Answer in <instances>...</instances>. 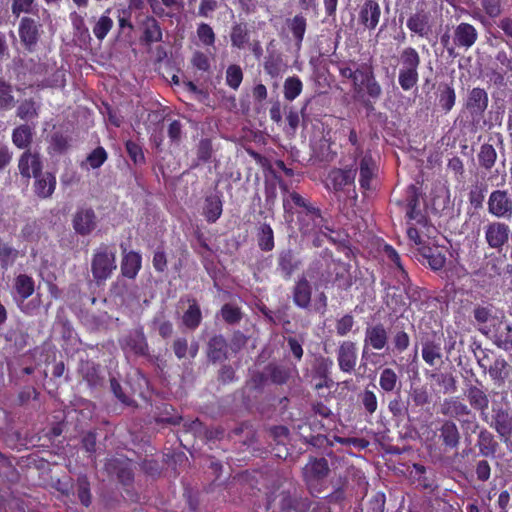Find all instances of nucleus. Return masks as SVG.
<instances>
[{"label": "nucleus", "mask_w": 512, "mask_h": 512, "mask_svg": "<svg viewBox=\"0 0 512 512\" xmlns=\"http://www.w3.org/2000/svg\"><path fill=\"white\" fill-rule=\"evenodd\" d=\"M410 336L404 328L396 329L392 334V346H389V329L382 323L369 324L364 331L362 358L369 350H386L402 354L410 346Z\"/></svg>", "instance_id": "obj_1"}, {"label": "nucleus", "mask_w": 512, "mask_h": 512, "mask_svg": "<svg viewBox=\"0 0 512 512\" xmlns=\"http://www.w3.org/2000/svg\"><path fill=\"white\" fill-rule=\"evenodd\" d=\"M306 276L314 281L316 288H327L329 284L337 283L339 288L348 290L353 284L348 265L341 261L323 263L315 260L309 264Z\"/></svg>", "instance_id": "obj_2"}, {"label": "nucleus", "mask_w": 512, "mask_h": 512, "mask_svg": "<svg viewBox=\"0 0 512 512\" xmlns=\"http://www.w3.org/2000/svg\"><path fill=\"white\" fill-rule=\"evenodd\" d=\"M291 201L302 208L297 212V222L299 231L302 235H311L321 233L329 240L334 241L326 232H333V228L329 225V221L323 216L319 207L313 205L310 201L303 198L299 193H290Z\"/></svg>", "instance_id": "obj_3"}, {"label": "nucleus", "mask_w": 512, "mask_h": 512, "mask_svg": "<svg viewBox=\"0 0 512 512\" xmlns=\"http://www.w3.org/2000/svg\"><path fill=\"white\" fill-rule=\"evenodd\" d=\"M116 250L113 246L101 243L93 252L91 273L97 283L106 281L116 270Z\"/></svg>", "instance_id": "obj_4"}, {"label": "nucleus", "mask_w": 512, "mask_h": 512, "mask_svg": "<svg viewBox=\"0 0 512 512\" xmlns=\"http://www.w3.org/2000/svg\"><path fill=\"white\" fill-rule=\"evenodd\" d=\"M399 64L398 82L403 90L408 91L418 82L420 55L414 48L406 47L400 53Z\"/></svg>", "instance_id": "obj_5"}, {"label": "nucleus", "mask_w": 512, "mask_h": 512, "mask_svg": "<svg viewBox=\"0 0 512 512\" xmlns=\"http://www.w3.org/2000/svg\"><path fill=\"white\" fill-rule=\"evenodd\" d=\"M352 85L358 97H362L366 92L371 99L377 100L382 94V88L375 78L372 67L368 64H361L355 68Z\"/></svg>", "instance_id": "obj_6"}, {"label": "nucleus", "mask_w": 512, "mask_h": 512, "mask_svg": "<svg viewBox=\"0 0 512 512\" xmlns=\"http://www.w3.org/2000/svg\"><path fill=\"white\" fill-rule=\"evenodd\" d=\"M329 472L328 461L323 457H311L303 467V481L312 495L320 494L323 491V482Z\"/></svg>", "instance_id": "obj_7"}, {"label": "nucleus", "mask_w": 512, "mask_h": 512, "mask_svg": "<svg viewBox=\"0 0 512 512\" xmlns=\"http://www.w3.org/2000/svg\"><path fill=\"white\" fill-rule=\"evenodd\" d=\"M355 177L356 169L333 168L329 171L324 185L328 191L335 194L345 193L348 197L356 199Z\"/></svg>", "instance_id": "obj_8"}, {"label": "nucleus", "mask_w": 512, "mask_h": 512, "mask_svg": "<svg viewBox=\"0 0 512 512\" xmlns=\"http://www.w3.org/2000/svg\"><path fill=\"white\" fill-rule=\"evenodd\" d=\"M441 413L457 419L463 428H469L472 424L477 427L476 414L459 397L444 399L441 405Z\"/></svg>", "instance_id": "obj_9"}, {"label": "nucleus", "mask_w": 512, "mask_h": 512, "mask_svg": "<svg viewBox=\"0 0 512 512\" xmlns=\"http://www.w3.org/2000/svg\"><path fill=\"white\" fill-rule=\"evenodd\" d=\"M488 102V94L483 88L475 87L468 92L463 113L470 116L471 125L476 126L483 119Z\"/></svg>", "instance_id": "obj_10"}, {"label": "nucleus", "mask_w": 512, "mask_h": 512, "mask_svg": "<svg viewBox=\"0 0 512 512\" xmlns=\"http://www.w3.org/2000/svg\"><path fill=\"white\" fill-rule=\"evenodd\" d=\"M487 210L495 218L510 220L512 217V193L507 189L493 190L488 197Z\"/></svg>", "instance_id": "obj_11"}, {"label": "nucleus", "mask_w": 512, "mask_h": 512, "mask_svg": "<svg viewBox=\"0 0 512 512\" xmlns=\"http://www.w3.org/2000/svg\"><path fill=\"white\" fill-rule=\"evenodd\" d=\"M333 364V360L329 357L319 356L315 358L310 370V378L316 391L323 388L330 389L334 385L331 377Z\"/></svg>", "instance_id": "obj_12"}, {"label": "nucleus", "mask_w": 512, "mask_h": 512, "mask_svg": "<svg viewBox=\"0 0 512 512\" xmlns=\"http://www.w3.org/2000/svg\"><path fill=\"white\" fill-rule=\"evenodd\" d=\"M484 238L488 247L501 251L509 242L511 230L508 224L501 221H490L484 228Z\"/></svg>", "instance_id": "obj_13"}, {"label": "nucleus", "mask_w": 512, "mask_h": 512, "mask_svg": "<svg viewBox=\"0 0 512 512\" xmlns=\"http://www.w3.org/2000/svg\"><path fill=\"white\" fill-rule=\"evenodd\" d=\"M336 357L340 371L352 374L358 361L357 344L351 340L340 342L336 350Z\"/></svg>", "instance_id": "obj_14"}, {"label": "nucleus", "mask_w": 512, "mask_h": 512, "mask_svg": "<svg viewBox=\"0 0 512 512\" xmlns=\"http://www.w3.org/2000/svg\"><path fill=\"white\" fill-rule=\"evenodd\" d=\"M98 218L92 207H79L72 218V226L76 234L90 235L97 227Z\"/></svg>", "instance_id": "obj_15"}, {"label": "nucleus", "mask_w": 512, "mask_h": 512, "mask_svg": "<svg viewBox=\"0 0 512 512\" xmlns=\"http://www.w3.org/2000/svg\"><path fill=\"white\" fill-rule=\"evenodd\" d=\"M42 25L31 17H23L19 23V37L23 46L32 52L41 36Z\"/></svg>", "instance_id": "obj_16"}, {"label": "nucleus", "mask_w": 512, "mask_h": 512, "mask_svg": "<svg viewBox=\"0 0 512 512\" xmlns=\"http://www.w3.org/2000/svg\"><path fill=\"white\" fill-rule=\"evenodd\" d=\"M492 422L490 426L495 429L504 443L512 438V414L503 406H493Z\"/></svg>", "instance_id": "obj_17"}, {"label": "nucleus", "mask_w": 512, "mask_h": 512, "mask_svg": "<svg viewBox=\"0 0 512 512\" xmlns=\"http://www.w3.org/2000/svg\"><path fill=\"white\" fill-rule=\"evenodd\" d=\"M302 266V261L291 248L281 249L277 254L276 270L284 280H290Z\"/></svg>", "instance_id": "obj_18"}, {"label": "nucleus", "mask_w": 512, "mask_h": 512, "mask_svg": "<svg viewBox=\"0 0 512 512\" xmlns=\"http://www.w3.org/2000/svg\"><path fill=\"white\" fill-rule=\"evenodd\" d=\"M359 170V184L362 190L368 191L372 188L371 182L377 176L378 166L370 153L361 155L356 161Z\"/></svg>", "instance_id": "obj_19"}, {"label": "nucleus", "mask_w": 512, "mask_h": 512, "mask_svg": "<svg viewBox=\"0 0 512 512\" xmlns=\"http://www.w3.org/2000/svg\"><path fill=\"white\" fill-rule=\"evenodd\" d=\"M421 355L423 361L430 367H434L437 363L442 362V339L440 336L433 334L426 336L422 340Z\"/></svg>", "instance_id": "obj_20"}, {"label": "nucleus", "mask_w": 512, "mask_h": 512, "mask_svg": "<svg viewBox=\"0 0 512 512\" xmlns=\"http://www.w3.org/2000/svg\"><path fill=\"white\" fill-rule=\"evenodd\" d=\"M123 351H129L135 356L148 357L149 345L142 328L130 332L121 343Z\"/></svg>", "instance_id": "obj_21"}, {"label": "nucleus", "mask_w": 512, "mask_h": 512, "mask_svg": "<svg viewBox=\"0 0 512 512\" xmlns=\"http://www.w3.org/2000/svg\"><path fill=\"white\" fill-rule=\"evenodd\" d=\"M476 383L477 385L469 384L466 386L465 396L470 404V408L484 415L489 407V396L482 382L476 379Z\"/></svg>", "instance_id": "obj_22"}, {"label": "nucleus", "mask_w": 512, "mask_h": 512, "mask_svg": "<svg viewBox=\"0 0 512 512\" xmlns=\"http://www.w3.org/2000/svg\"><path fill=\"white\" fill-rule=\"evenodd\" d=\"M292 300L295 306L300 309H309L312 299V285L306 275L300 276L294 283Z\"/></svg>", "instance_id": "obj_23"}, {"label": "nucleus", "mask_w": 512, "mask_h": 512, "mask_svg": "<svg viewBox=\"0 0 512 512\" xmlns=\"http://www.w3.org/2000/svg\"><path fill=\"white\" fill-rule=\"evenodd\" d=\"M380 17V5L375 0H365L359 11V23L371 31L378 26Z\"/></svg>", "instance_id": "obj_24"}, {"label": "nucleus", "mask_w": 512, "mask_h": 512, "mask_svg": "<svg viewBox=\"0 0 512 512\" xmlns=\"http://www.w3.org/2000/svg\"><path fill=\"white\" fill-rule=\"evenodd\" d=\"M314 502L308 497L283 492L279 506L282 512H309Z\"/></svg>", "instance_id": "obj_25"}, {"label": "nucleus", "mask_w": 512, "mask_h": 512, "mask_svg": "<svg viewBox=\"0 0 512 512\" xmlns=\"http://www.w3.org/2000/svg\"><path fill=\"white\" fill-rule=\"evenodd\" d=\"M477 39V30L469 23L462 22L454 28L453 43L457 47L468 50L476 43Z\"/></svg>", "instance_id": "obj_26"}, {"label": "nucleus", "mask_w": 512, "mask_h": 512, "mask_svg": "<svg viewBox=\"0 0 512 512\" xmlns=\"http://www.w3.org/2000/svg\"><path fill=\"white\" fill-rule=\"evenodd\" d=\"M43 168L39 154L25 151L19 158L18 169L23 178L35 177Z\"/></svg>", "instance_id": "obj_27"}, {"label": "nucleus", "mask_w": 512, "mask_h": 512, "mask_svg": "<svg viewBox=\"0 0 512 512\" xmlns=\"http://www.w3.org/2000/svg\"><path fill=\"white\" fill-rule=\"evenodd\" d=\"M33 184L35 195L41 199L50 198L56 189V176L51 172L38 173Z\"/></svg>", "instance_id": "obj_28"}, {"label": "nucleus", "mask_w": 512, "mask_h": 512, "mask_svg": "<svg viewBox=\"0 0 512 512\" xmlns=\"http://www.w3.org/2000/svg\"><path fill=\"white\" fill-rule=\"evenodd\" d=\"M14 301H26L35 292V280L26 273H20L13 279Z\"/></svg>", "instance_id": "obj_29"}, {"label": "nucleus", "mask_w": 512, "mask_h": 512, "mask_svg": "<svg viewBox=\"0 0 512 512\" xmlns=\"http://www.w3.org/2000/svg\"><path fill=\"white\" fill-rule=\"evenodd\" d=\"M384 302L393 313H400L401 315L408 309L410 305V303L406 301L404 291H402L399 287L390 285L386 287Z\"/></svg>", "instance_id": "obj_30"}, {"label": "nucleus", "mask_w": 512, "mask_h": 512, "mask_svg": "<svg viewBox=\"0 0 512 512\" xmlns=\"http://www.w3.org/2000/svg\"><path fill=\"white\" fill-rule=\"evenodd\" d=\"M440 440L446 449H457L460 444V432L455 422L452 420H445L440 429Z\"/></svg>", "instance_id": "obj_31"}, {"label": "nucleus", "mask_w": 512, "mask_h": 512, "mask_svg": "<svg viewBox=\"0 0 512 512\" xmlns=\"http://www.w3.org/2000/svg\"><path fill=\"white\" fill-rule=\"evenodd\" d=\"M419 255L425 260L428 266L434 270H441L446 263V256L438 246L425 245L421 246L418 251Z\"/></svg>", "instance_id": "obj_32"}, {"label": "nucleus", "mask_w": 512, "mask_h": 512, "mask_svg": "<svg viewBox=\"0 0 512 512\" xmlns=\"http://www.w3.org/2000/svg\"><path fill=\"white\" fill-rule=\"evenodd\" d=\"M223 202L221 194H211L205 197L203 216L208 223H215L222 215Z\"/></svg>", "instance_id": "obj_33"}, {"label": "nucleus", "mask_w": 512, "mask_h": 512, "mask_svg": "<svg viewBox=\"0 0 512 512\" xmlns=\"http://www.w3.org/2000/svg\"><path fill=\"white\" fill-rule=\"evenodd\" d=\"M476 445L481 456L490 458H496L497 451L500 447L495 436L485 428L479 432Z\"/></svg>", "instance_id": "obj_34"}, {"label": "nucleus", "mask_w": 512, "mask_h": 512, "mask_svg": "<svg viewBox=\"0 0 512 512\" xmlns=\"http://www.w3.org/2000/svg\"><path fill=\"white\" fill-rule=\"evenodd\" d=\"M429 14L425 11H418L412 14L407 20L409 30L420 37H427L431 32Z\"/></svg>", "instance_id": "obj_35"}, {"label": "nucleus", "mask_w": 512, "mask_h": 512, "mask_svg": "<svg viewBox=\"0 0 512 512\" xmlns=\"http://www.w3.org/2000/svg\"><path fill=\"white\" fill-rule=\"evenodd\" d=\"M486 373L489 374L495 384L502 385L510 375V366L502 355H498L494 357Z\"/></svg>", "instance_id": "obj_36"}, {"label": "nucleus", "mask_w": 512, "mask_h": 512, "mask_svg": "<svg viewBox=\"0 0 512 512\" xmlns=\"http://www.w3.org/2000/svg\"><path fill=\"white\" fill-rule=\"evenodd\" d=\"M256 240L262 252H270L275 247L274 231L270 224L263 222L256 227Z\"/></svg>", "instance_id": "obj_37"}, {"label": "nucleus", "mask_w": 512, "mask_h": 512, "mask_svg": "<svg viewBox=\"0 0 512 512\" xmlns=\"http://www.w3.org/2000/svg\"><path fill=\"white\" fill-rule=\"evenodd\" d=\"M228 344L222 335H214L210 338L207 347L208 358L216 363L227 359Z\"/></svg>", "instance_id": "obj_38"}, {"label": "nucleus", "mask_w": 512, "mask_h": 512, "mask_svg": "<svg viewBox=\"0 0 512 512\" xmlns=\"http://www.w3.org/2000/svg\"><path fill=\"white\" fill-rule=\"evenodd\" d=\"M142 258L138 252L130 251L123 255L121 273L128 279H134L141 269Z\"/></svg>", "instance_id": "obj_39"}, {"label": "nucleus", "mask_w": 512, "mask_h": 512, "mask_svg": "<svg viewBox=\"0 0 512 512\" xmlns=\"http://www.w3.org/2000/svg\"><path fill=\"white\" fill-rule=\"evenodd\" d=\"M142 28V39L146 44L162 41V30L154 17L147 16L142 22Z\"/></svg>", "instance_id": "obj_40"}, {"label": "nucleus", "mask_w": 512, "mask_h": 512, "mask_svg": "<svg viewBox=\"0 0 512 512\" xmlns=\"http://www.w3.org/2000/svg\"><path fill=\"white\" fill-rule=\"evenodd\" d=\"M79 372L90 387H96L100 384V365L94 361H82L80 363Z\"/></svg>", "instance_id": "obj_41"}, {"label": "nucleus", "mask_w": 512, "mask_h": 512, "mask_svg": "<svg viewBox=\"0 0 512 512\" xmlns=\"http://www.w3.org/2000/svg\"><path fill=\"white\" fill-rule=\"evenodd\" d=\"M269 381L275 385L286 384L291 377L290 368L276 363H269L265 366Z\"/></svg>", "instance_id": "obj_42"}, {"label": "nucleus", "mask_w": 512, "mask_h": 512, "mask_svg": "<svg viewBox=\"0 0 512 512\" xmlns=\"http://www.w3.org/2000/svg\"><path fill=\"white\" fill-rule=\"evenodd\" d=\"M40 104L34 99L23 100L17 108V116L26 123L34 124L38 118Z\"/></svg>", "instance_id": "obj_43"}, {"label": "nucleus", "mask_w": 512, "mask_h": 512, "mask_svg": "<svg viewBox=\"0 0 512 512\" xmlns=\"http://www.w3.org/2000/svg\"><path fill=\"white\" fill-rule=\"evenodd\" d=\"M107 470L116 473L117 479L124 486H129L133 483L134 474L127 464L118 460H111L107 464Z\"/></svg>", "instance_id": "obj_44"}, {"label": "nucleus", "mask_w": 512, "mask_h": 512, "mask_svg": "<svg viewBox=\"0 0 512 512\" xmlns=\"http://www.w3.org/2000/svg\"><path fill=\"white\" fill-rule=\"evenodd\" d=\"M202 321V313L196 299L189 300V307L182 316V322L190 330L199 327Z\"/></svg>", "instance_id": "obj_45"}, {"label": "nucleus", "mask_w": 512, "mask_h": 512, "mask_svg": "<svg viewBox=\"0 0 512 512\" xmlns=\"http://www.w3.org/2000/svg\"><path fill=\"white\" fill-rule=\"evenodd\" d=\"M230 40L233 47L238 49L245 48L249 42V31L244 22L235 23L230 32Z\"/></svg>", "instance_id": "obj_46"}, {"label": "nucleus", "mask_w": 512, "mask_h": 512, "mask_svg": "<svg viewBox=\"0 0 512 512\" xmlns=\"http://www.w3.org/2000/svg\"><path fill=\"white\" fill-rule=\"evenodd\" d=\"M19 257V251L9 243L0 240V268L8 270L11 268Z\"/></svg>", "instance_id": "obj_47"}, {"label": "nucleus", "mask_w": 512, "mask_h": 512, "mask_svg": "<svg viewBox=\"0 0 512 512\" xmlns=\"http://www.w3.org/2000/svg\"><path fill=\"white\" fill-rule=\"evenodd\" d=\"M264 69L272 78H277L285 71L286 64L280 55L269 54L265 59Z\"/></svg>", "instance_id": "obj_48"}, {"label": "nucleus", "mask_w": 512, "mask_h": 512, "mask_svg": "<svg viewBox=\"0 0 512 512\" xmlns=\"http://www.w3.org/2000/svg\"><path fill=\"white\" fill-rule=\"evenodd\" d=\"M399 384L396 372L392 368H384L379 377V386L384 392L394 391Z\"/></svg>", "instance_id": "obj_49"}, {"label": "nucleus", "mask_w": 512, "mask_h": 512, "mask_svg": "<svg viewBox=\"0 0 512 512\" xmlns=\"http://www.w3.org/2000/svg\"><path fill=\"white\" fill-rule=\"evenodd\" d=\"M497 152L490 144H483L478 153V161L481 167L490 170L496 162Z\"/></svg>", "instance_id": "obj_50"}, {"label": "nucleus", "mask_w": 512, "mask_h": 512, "mask_svg": "<svg viewBox=\"0 0 512 512\" xmlns=\"http://www.w3.org/2000/svg\"><path fill=\"white\" fill-rule=\"evenodd\" d=\"M487 193V184L485 183H476L471 186L470 191L468 193L469 203L475 208H482L483 202L485 200V196Z\"/></svg>", "instance_id": "obj_51"}, {"label": "nucleus", "mask_w": 512, "mask_h": 512, "mask_svg": "<svg viewBox=\"0 0 512 512\" xmlns=\"http://www.w3.org/2000/svg\"><path fill=\"white\" fill-rule=\"evenodd\" d=\"M288 27L296 40V45L299 47L306 31V19L302 15H296L288 20Z\"/></svg>", "instance_id": "obj_52"}, {"label": "nucleus", "mask_w": 512, "mask_h": 512, "mask_svg": "<svg viewBox=\"0 0 512 512\" xmlns=\"http://www.w3.org/2000/svg\"><path fill=\"white\" fill-rule=\"evenodd\" d=\"M77 496L81 504L89 507L91 504L90 482L86 475L77 478Z\"/></svg>", "instance_id": "obj_53"}, {"label": "nucleus", "mask_w": 512, "mask_h": 512, "mask_svg": "<svg viewBox=\"0 0 512 512\" xmlns=\"http://www.w3.org/2000/svg\"><path fill=\"white\" fill-rule=\"evenodd\" d=\"M456 94L453 89L448 84H443L440 86V96H439V104L441 108L445 111H450L455 104Z\"/></svg>", "instance_id": "obj_54"}, {"label": "nucleus", "mask_w": 512, "mask_h": 512, "mask_svg": "<svg viewBox=\"0 0 512 512\" xmlns=\"http://www.w3.org/2000/svg\"><path fill=\"white\" fill-rule=\"evenodd\" d=\"M213 153V147L210 139H201L197 146V162L193 167H197L200 163H207L210 161Z\"/></svg>", "instance_id": "obj_55"}, {"label": "nucleus", "mask_w": 512, "mask_h": 512, "mask_svg": "<svg viewBox=\"0 0 512 512\" xmlns=\"http://www.w3.org/2000/svg\"><path fill=\"white\" fill-rule=\"evenodd\" d=\"M12 86L3 79H0V109L8 110L14 106Z\"/></svg>", "instance_id": "obj_56"}, {"label": "nucleus", "mask_w": 512, "mask_h": 512, "mask_svg": "<svg viewBox=\"0 0 512 512\" xmlns=\"http://www.w3.org/2000/svg\"><path fill=\"white\" fill-rule=\"evenodd\" d=\"M221 316L227 324H237L242 319V311L238 306L226 303L221 308Z\"/></svg>", "instance_id": "obj_57"}, {"label": "nucleus", "mask_w": 512, "mask_h": 512, "mask_svg": "<svg viewBox=\"0 0 512 512\" xmlns=\"http://www.w3.org/2000/svg\"><path fill=\"white\" fill-rule=\"evenodd\" d=\"M112 27L113 20L107 15H102L95 23L93 27V33L98 40L102 41L107 36Z\"/></svg>", "instance_id": "obj_58"}, {"label": "nucleus", "mask_w": 512, "mask_h": 512, "mask_svg": "<svg viewBox=\"0 0 512 512\" xmlns=\"http://www.w3.org/2000/svg\"><path fill=\"white\" fill-rule=\"evenodd\" d=\"M302 91V82L298 77H289L284 83V96L287 100H294Z\"/></svg>", "instance_id": "obj_59"}, {"label": "nucleus", "mask_w": 512, "mask_h": 512, "mask_svg": "<svg viewBox=\"0 0 512 512\" xmlns=\"http://www.w3.org/2000/svg\"><path fill=\"white\" fill-rule=\"evenodd\" d=\"M360 401L367 414L373 415L376 412L378 407V400L374 391L365 389L360 394Z\"/></svg>", "instance_id": "obj_60"}, {"label": "nucleus", "mask_w": 512, "mask_h": 512, "mask_svg": "<svg viewBox=\"0 0 512 512\" xmlns=\"http://www.w3.org/2000/svg\"><path fill=\"white\" fill-rule=\"evenodd\" d=\"M126 152L135 165L145 164V156L142 147L132 140L125 143Z\"/></svg>", "instance_id": "obj_61"}, {"label": "nucleus", "mask_w": 512, "mask_h": 512, "mask_svg": "<svg viewBox=\"0 0 512 512\" xmlns=\"http://www.w3.org/2000/svg\"><path fill=\"white\" fill-rule=\"evenodd\" d=\"M269 378L267 372L264 371H256L252 373L250 379L247 381V387L250 390L256 392H262L266 384L268 383Z\"/></svg>", "instance_id": "obj_62"}, {"label": "nucleus", "mask_w": 512, "mask_h": 512, "mask_svg": "<svg viewBox=\"0 0 512 512\" xmlns=\"http://www.w3.org/2000/svg\"><path fill=\"white\" fill-rule=\"evenodd\" d=\"M355 325V320L352 314H345L336 321V334L340 337L348 335Z\"/></svg>", "instance_id": "obj_63"}, {"label": "nucleus", "mask_w": 512, "mask_h": 512, "mask_svg": "<svg viewBox=\"0 0 512 512\" xmlns=\"http://www.w3.org/2000/svg\"><path fill=\"white\" fill-rule=\"evenodd\" d=\"M107 157L106 150L102 146H98L87 156L86 161L92 169H97L105 163Z\"/></svg>", "instance_id": "obj_64"}]
</instances>
